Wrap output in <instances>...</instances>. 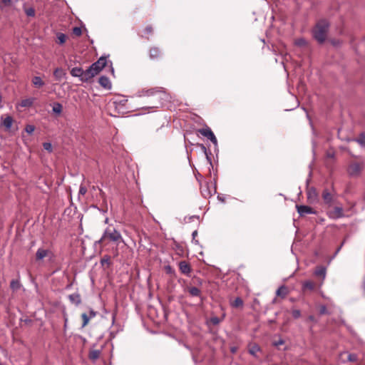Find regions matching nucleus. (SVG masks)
I'll use <instances>...</instances> for the list:
<instances>
[{"label":"nucleus","instance_id":"nucleus-44","mask_svg":"<svg viewBox=\"0 0 365 365\" xmlns=\"http://www.w3.org/2000/svg\"><path fill=\"white\" fill-rule=\"evenodd\" d=\"M319 312L321 314H324L327 313V307L325 306H322L319 309Z\"/></svg>","mask_w":365,"mask_h":365},{"label":"nucleus","instance_id":"nucleus-32","mask_svg":"<svg viewBox=\"0 0 365 365\" xmlns=\"http://www.w3.org/2000/svg\"><path fill=\"white\" fill-rule=\"evenodd\" d=\"M57 39H58V43L59 44H63L65 43V41L66 40V36L64 34L59 33L57 34Z\"/></svg>","mask_w":365,"mask_h":365},{"label":"nucleus","instance_id":"nucleus-30","mask_svg":"<svg viewBox=\"0 0 365 365\" xmlns=\"http://www.w3.org/2000/svg\"><path fill=\"white\" fill-rule=\"evenodd\" d=\"M10 287H11V289H13L14 291L18 290L21 287L19 280L13 279L11 282Z\"/></svg>","mask_w":365,"mask_h":365},{"label":"nucleus","instance_id":"nucleus-45","mask_svg":"<svg viewBox=\"0 0 365 365\" xmlns=\"http://www.w3.org/2000/svg\"><path fill=\"white\" fill-rule=\"evenodd\" d=\"M145 32H146L147 34H151V33H152V31H153V28H152V26H147V27L145 28Z\"/></svg>","mask_w":365,"mask_h":365},{"label":"nucleus","instance_id":"nucleus-28","mask_svg":"<svg viewBox=\"0 0 365 365\" xmlns=\"http://www.w3.org/2000/svg\"><path fill=\"white\" fill-rule=\"evenodd\" d=\"M302 288H303L304 290H306V289L313 290L314 288V284L313 282L309 281V280L305 281L303 283V287Z\"/></svg>","mask_w":365,"mask_h":365},{"label":"nucleus","instance_id":"nucleus-20","mask_svg":"<svg viewBox=\"0 0 365 365\" xmlns=\"http://www.w3.org/2000/svg\"><path fill=\"white\" fill-rule=\"evenodd\" d=\"M276 294L278 297H280L282 298H284L288 294V289L285 286H281L278 288V289L276 292Z\"/></svg>","mask_w":365,"mask_h":365},{"label":"nucleus","instance_id":"nucleus-50","mask_svg":"<svg viewBox=\"0 0 365 365\" xmlns=\"http://www.w3.org/2000/svg\"><path fill=\"white\" fill-rule=\"evenodd\" d=\"M332 43H333L334 45H337L339 43H338V42L336 43V41H332Z\"/></svg>","mask_w":365,"mask_h":365},{"label":"nucleus","instance_id":"nucleus-14","mask_svg":"<svg viewBox=\"0 0 365 365\" xmlns=\"http://www.w3.org/2000/svg\"><path fill=\"white\" fill-rule=\"evenodd\" d=\"M322 198L324 202L329 205L333 202V195L328 189H324L322 192Z\"/></svg>","mask_w":365,"mask_h":365},{"label":"nucleus","instance_id":"nucleus-23","mask_svg":"<svg viewBox=\"0 0 365 365\" xmlns=\"http://www.w3.org/2000/svg\"><path fill=\"white\" fill-rule=\"evenodd\" d=\"M260 351V347L256 344H253L250 345L249 353L254 356H257V353Z\"/></svg>","mask_w":365,"mask_h":365},{"label":"nucleus","instance_id":"nucleus-47","mask_svg":"<svg viewBox=\"0 0 365 365\" xmlns=\"http://www.w3.org/2000/svg\"><path fill=\"white\" fill-rule=\"evenodd\" d=\"M231 351H232V353H235V352L236 351V348H232V349H231Z\"/></svg>","mask_w":365,"mask_h":365},{"label":"nucleus","instance_id":"nucleus-21","mask_svg":"<svg viewBox=\"0 0 365 365\" xmlns=\"http://www.w3.org/2000/svg\"><path fill=\"white\" fill-rule=\"evenodd\" d=\"M66 75V73L61 68H56L53 71V76L55 78L60 81Z\"/></svg>","mask_w":365,"mask_h":365},{"label":"nucleus","instance_id":"nucleus-34","mask_svg":"<svg viewBox=\"0 0 365 365\" xmlns=\"http://www.w3.org/2000/svg\"><path fill=\"white\" fill-rule=\"evenodd\" d=\"M222 319H220L219 317H212L210 318V322L213 324V325H217L219 324L220 322H221Z\"/></svg>","mask_w":365,"mask_h":365},{"label":"nucleus","instance_id":"nucleus-35","mask_svg":"<svg viewBox=\"0 0 365 365\" xmlns=\"http://www.w3.org/2000/svg\"><path fill=\"white\" fill-rule=\"evenodd\" d=\"M73 34L77 36H79L82 34L81 29L80 27H74L73 29Z\"/></svg>","mask_w":365,"mask_h":365},{"label":"nucleus","instance_id":"nucleus-6","mask_svg":"<svg viewBox=\"0 0 365 365\" xmlns=\"http://www.w3.org/2000/svg\"><path fill=\"white\" fill-rule=\"evenodd\" d=\"M362 169V165L359 163H353L350 164L348 168V173L350 175H358Z\"/></svg>","mask_w":365,"mask_h":365},{"label":"nucleus","instance_id":"nucleus-7","mask_svg":"<svg viewBox=\"0 0 365 365\" xmlns=\"http://www.w3.org/2000/svg\"><path fill=\"white\" fill-rule=\"evenodd\" d=\"M51 250L48 249H44L43 247H40L37 250L36 253V261L42 260L43 258L51 255Z\"/></svg>","mask_w":365,"mask_h":365},{"label":"nucleus","instance_id":"nucleus-11","mask_svg":"<svg viewBox=\"0 0 365 365\" xmlns=\"http://www.w3.org/2000/svg\"><path fill=\"white\" fill-rule=\"evenodd\" d=\"M96 315V312L93 310H90L88 315L86 313H83L81 314V318L83 319L82 327H85L88 324L90 319L95 317Z\"/></svg>","mask_w":365,"mask_h":365},{"label":"nucleus","instance_id":"nucleus-26","mask_svg":"<svg viewBox=\"0 0 365 365\" xmlns=\"http://www.w3.org/2000/svg\"><path fill=\"white\" fill-rule=\"evenodd\" d=\"M62 110H63V106L61 103H55L53 104L52 110L54 113L59 115L61 113Z\"/></svg>","mask_w":365,"mask_h":365},{"label":"nucleus","instance_id":"nucleus-40","mask_svg":"<svg viewBox=\"0 0 365 365\" xmlns=\"http://www.w3.org/2000/svg\"><path fill=\"white\" fill-rule=\"evenodd\" d=\"M25 130L28 133L31 134L34 131L35 128L32 125H26Z\"/></svg>","mask_w":365,"mask_h":365},{"label":"nucleus","instance_id":"nucleus-31","mask_svg":"<svg viewBox=\"0 0 365 365\" xmlns=\"http://www.w3.org/2000/svg\"><path fill=\"white\" fill-rule=\"evenodd\" d=\"M294 44L297 46L302 47L306 46L307 44V42L304 38H300L295 40Z\"/></svg>","mask_w":365,"mask_h":365},{"label":"nucleus","instance_id":"nucleus-12","mask_svg":"<svg viewBox=\"0 0 365 365\" xmlns=\"http://www.w3.org/2000/svg\"><path fill=\"white\" fill-rule=\"evenodd\" d=\"M107 59L104 57H101L96 62L93 63L91 66L97 69L98 73L106 66Z\"/></svg>","mask_w":365,"mask_h":365},{"label":"nucleus","instance_id":"nucleus-37","mask_svg":"<svg viewBox=\"0 0 365 365\" xmlns=\"http://www.w3.org/2000/svg\"><path fill=\"white\" fill-rule=\"evenodd\" d=\"M87 192V189L85 186L83 185H81L78 192V196L80 195H84Z\"/></svg>","mask_w":365,"mask_h":365},{"label":"nucleus","instance_id":"nucleus-4","mask_svg":"<svg viewBox=\"0 0 365 365\" xmlns=\"http://www.w3.org/2000/svg\"><path fill=\"white\" fill-rule=\"evenodd\" d=\"M98 74L96 68L91 66L88 69L83 71V82H88L92 79L94 76Z\"/></svg>","mask_w":365,"mask_h":365},{"label":"nucleus","instance_id":"nucleus-52","mask_svg":"<svg viewBox=\"0 0 365 365\" xmlns=\"http://www.w3.org/2000/svg\"><path fill=\"white\" fill-rule=\"evenodd\" d=\"M67 319H65V326H66Z\"/></svg>","mask_w":365,"mask_h":365},{"label":"nucleus","instance_id":"nucleus-29","mask_svg":"<svg viewBox=\"0 0 365 365\" xmlns=\"http://www.w3.org/2000/svg\"><path fill=\"white\" fill-rule=\"evenodd\" d=\"M100 354H101V351L99 350H92L89 353V358H90V359L95 361L99 358Z\"/></svg>","mask_w":365,"mask_h":365},{"label":"nucleus","instance_id":"nucleus-15","mask_svg":"<svg viewBox=\"0 0 365 365\" xmlns=\"http://www.w3.org/2000/svg\"><path fill=\"white\" fill-rule=\"evenodd\" d=\"M71 75L73 77H78L81 81L83 79V70L81 67H75L71 70Z\"/></svg>","mask_w":365,"mask_h":365},{"label":"nucleus","instance_id":"nucleus-41","mask_svg":"<svg viewBox=\"0 0 365 365\" xmlns=\"http://www.w3.org/2000/svg\"><path fill=\"white\" fill-rule=\"evenodd\" d=\"M202 194L205 197H210L211 196V193L208 190H202Z\"/></svg>","mask_w":365,"mask_h":365},{"label":"nucleus","instance_id":"nucleus-13","mask_svg":"<svg viewBox=\"0 0 365 365\" xmlns=\"http://www.w3.org/2000/svg\"><path fill=\"white\" fill-rule=\"evenodd\" d=\"M99 84L105 89L110 90L111 89L112 84L110 79L106 76H101L98 80Z\"/></svg>","mask_w":365,"mask_h":365},{"label":"nucleus","instance_id":"nucleus-46","mask_svg":"<svg viewBox=\"0 0 365 365\" xmlns=\"http://www.w3.org/2000/svg\"><path fill=\"white\" fill-rule=\"evenodd\" d=\"M11 0H1L2 3H4L5 5H8L11 3Z\"/></svg>","mask_w":365,"mask_h":365},{"label":"nucleus","instance_id":"nucleus-39","mask_svg":"<svg viewBox=\"0 0 365 365\" xmlns=\"http://www.w3.org/2000/svg\"><path fill=\"white\" fill-rule=\"evenodd\" d=\"M292 317L295 319H297L299 317H300L301 316V312L298 309H294L292 312Z\"/></svg>","mask_w":365,"mask_h":365},{"label":"nucleus","instance_id":"nucleus-51","mask_svg":"<svg viewBox=\"0 0 365 365\" xmlns=\"http://www.w3.org/2000/svg\"><path fill=\"white\" fill-rule=\"evenodd\" d=\"M196 234H197V232H196V231H195V232H193V234H192V235H196Z\"/></svg>","mask_w":365,"mask_h":365},{"label":"nucleus","instance_id":"nucleus-25","mask_svg":"<svg viewBox=\"0 0 365 365\" xmlns=\"http://www.w3.org/2000/svg\"><path fill=\"white\" fill-rule=\"evenodd\" d=\"M160 54V51L158 48L154 47L150 48V57L151 58H158Z\"/></svg>","mask_w":365,"mask_h":365},{"label":"nucleus","instance_id":"nucleus-18","mask_svg":"<svg viewBox=\"0 0 365 365\" xmlns=\"http://www.w3.org/2000/svg\"><path fill=\"white\" fill-rule=\"evenodd\" d=\"M326 267L323 266L317 267L314 271V274L317 277H321L324 280L326 277Z\"/></svg>","mask_w":365,"mask_h":365},{"label":"nucleus","instance_id":"nucleus-33","mask_svg":"<svg viewBox=\"0 0 365 365\" xmlns=\"http://www.w3.org/2000/svg\"><path fill=\"white\" fill-rule=\"evenodd\" d=\"M24 11L28 16H35V10L32 7L25 9Z\"/></svg>","mask_w":365,"mask_h":365},{"label":"nucleus","instance_id":"nucleus-16","mask_svg":"<svg viewBox=\"0 0 365 365\" xmlns=\"http://www.w3.org/2000/svg\"><path fill=\"white\" fill-rule=\"evenodd\" d=\"M179 269L182 274L187 275H188L191 271L190 264L185 261H182L179 263Z\"/></svg>","mask_w":365,"mask_h":365},{"label":"nucleus","instance_id":"nucleus-22","mask_svg":"<svg viewBox=\"0 0 365 365\" xmlns=\"http://www.w3.org/2000/svg\"><path fill=\"white\" fill-rule=\"evenodd\" d=\"M32 83L34 86V87L38 88L43 86L45 84L43 81L39 76H34L32 78Z\"/></svg>","mask_w":365,"mask_h":365},{"label":"nucleus","instance_id":"nucleus-3","mask_svg":"<svg viewBox=\"0 0 365 365\" xmlns=\"http://www.w3.org/2000/svg\"><path fill=\"white\" fill-rule=\"evenodd\" d=\"M327 215L331 219H338L344 216V210L341 207H334L331 210L327 212Z\"/></svg>","mask_w":365,"mask_h":365},{"label":"nucleus","instance_id":"nucleus-24","mask_svg":"<svg viewBox=\"0 0 365 365\" xmlns=\"http://www.w3.org/2000/svg\"><path fill=\"white\" fill-rule=\"evenodd\" d=\"M34 101V98H32L24 99L21 101L20 106L24 108L30 107L33 105Z\"/></svg>","mask_w":365,"mask_h":365},{"label":"nucleus","instance_id":"nucleus-17","mask_svg":"<svg viewBox=\"0 0 365 365\" xmlns=\"http://www.w3.org/2000/svg\"><path fill=\"white\" fill-rule=\"evenodd\" d=\"M1 124L5 127L6 130L11 129L13 124V118L11 116H6L5 118L1 117Z\"/></svg>","mask_w":365,"mask_h":365},{"label":"nucleus","instance_id":"nucleus-8","mask_svg":"<svg viewBox=\"0 0 365 365\" xmlns=\"http://www.w3.org/2000/svg\"><path fill=\"white\" fill-rule=\"evenodd\" d=\"M307 195L309 203H315L318 201V193L314 187L309 188Z\"/></svg>","mask_w":365,"mask_h":365},{"label":"nucleus","instance_id":"nucleus-27","mask_svg":"<svg viewBox=\"0 0 365 365\" xmlns=\"http://www.w3.org/2000/svg\"><path fill=\"white\" fill-rule=\"evenodd\" d=\"M243 305V301L240 297H237L235 300L231 302V306L232 307L238 308L241 307Z\"/></svg>","mask_w":365,"mask_h":365},{"label":"nucleus","instance_id":"nucleus-38","mask_svg":"<svg viewBox=\"0 0 365 365\" xmlns=\"http://www.w3.org/2000/svg\"><path fill=\"white\" fill-rule=\"evenodd\" d=\"M43 147L46 150H48V152L52 151V145L50 143H43Z\"/></svg>","mask_w":365,"mask_h":365},{"label":"nucleus","instance_id":"nucleus-2","mask_svg":"<svg viewBox=\"0 0 365 365\" xmlns=\"http://www.w3.org/2000/svg\"><path fill=\"white\" fill-rule=\"evenodd\" d=\"M329 24L326 20L319 21L313 30V36L319 43H323L327 38Z\"/></svg>","mask_w":365,"mask_h":365},{"label":"nucleus","instance_id":"nucleus-36","mask_svg":"<svg viewBox=\"0 0 365 365\" xmlns=\"http://www.w3.org/2000/svg\"><path fill=\"white\" fill-rule=\"evenodd\" d=\"M347 360L351 362L356 361L357 360V356L354 354H349Z\"/></svg>","mask_w":365,"mask_h":365},{"label":"nucleus","instance_id":"nucleus-48","mask_svg":"<svg viewBox=\"0 0 365 365\" xmlns=\"http://www.w3.org/2000/svg\"><path fill=\"white\" fill-rule=\"evenodd\" d=\"M314 317H313V316H310V317H309V320H311V321H313V320H314Z\"/></svg>","mask_w":365,"mask_h":365},{"label":"nucleus","instance_id":"nucleus-1","mask_svg":"<svg viewBox=\"0 0 365 365\" xmlns=\"http://www.w3.org/2000/svg\"><path fill=\"white\" fill-rule=\"evenodd\" d=\"M106 241L115 242L117 245L124 242L120 233L112 226H108L104 230L98 242L103 243Z\"/></svg>","mask_w":365,"mask_h":365},{"label":"nucleus","instance_id":"nucleus-42","mask_svg":"<svg viewBox=\"0 0 365 365\" xmlns=\"http://www.w3.org/2000/svg\"><path fill=\"white\" fill-rule=\"evenodd\" d=\"M357 141L361 144L365 143V135L362 134L359 139L357 140Z\"/></svg>","mask_w":365,"mask_h":365},{"label":"nucleus","instance_id":"nucleus-5","mask_svg":"<svg viewBox=\"0 0 365 365\" xmlns=\"http://www.w3.org/2000/svg\"><path fill=\"white\" fill-rule=\"evenodd\" d=\"M199 133L202 135L207 137L214 144H217V138L210 128L207 127L205 128L200 129Z\"/></svg>","mask_w":365,"mask_h":365},{"label":"nucleus","instance_id":"nucleus-43","mask_svg":"<svg viewBox=\"0 0 365 365\" xmlns=\"http://www.w3.org/2000/svg\"><path fill=\"white\" fill-rule=\"evenodd\" d=\"M284 341L283 339H279V341H274V345L275 346H278L279 345L284 344Z\"/></svg>","mask_w":365,"mask_h":365},{"label":"nucleus","instance_id":"nucleus-9","mask_svg":"<svg viewBox=\"0 0 365 365\" xmlns=\"http://www.w3.org/2000/svg\"><path fill=\"white\" fill-rule=\"evenodd\" d=\"M297 212L301 216H304L307 214H315L314 210L307 205H297Z\"/></svg>","mask_w":365,"mask_h":365},{"label":"nucleus","instance_id":"nucleus-10","mask_svg":"<svg viewBox=\"0 0 365 365\" xmlns=\"http://www.w3.org/2000/svg\"><path fill=\"white\" fill-rule=\"evenodd\" d=\"M142 94L140 96H153L155 94L159 93L163 96H165V93L163 91V88H151L148 90H143L141 91Z\"/></svg>","mask_w":365,"mask_h":365},{"label":"nucleus","instance_id":"nucleus-49","mask_svg":"<svg viewBox=\"0 0 365 365\" xmlns=\"http://www.w3.org/2000/svg\"><path fill=\"white\" fill-rule=\"evenodd\" d=\"M74 297L73 295H70V296H69V297H70V299H71V300L74 299V297Z\"/></svg>","mask_w":365,"mask_h":365},{"label":"nucleus","instance_id":"nucleus-19","mask_svg":"<svg viewBox=\"0 0 365 365\" xmlns=\"http://www.w3.org/2000/svg\"><path fill=\"white\" fill-rule=\"evenodd\" d=\"M186 291L192 297H201V291L200 289L195 287H187Z\"/></svg>","mask_w":365,"mask_h":365}]
</instances>
